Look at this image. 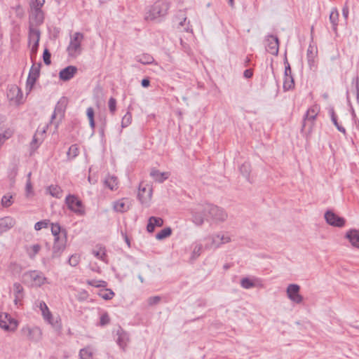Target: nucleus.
I'll return each mask as SVG.
<instances>
[{
    "label": "nucleus",
    "instance_id": "nucleus-1",
    "mask_svg": "<svg viewBox=\"0 0 359 359\" xmlns=\"http://www.w3.org/2000/svg\"><path fill=\"white\" fill-rule=\"evenodd\" d=\"M168 4L163 0L156 1L146 12L144 19L154 21L164 17L168 12Z\"/></svg>",
    "mask_w": 359,
    "mask_h": 359
},
{
    "label": "nucleus",
    "instance_id": "nucleus-2",
    "mask_svg": "<svg viewBox=\"0 0 359 359\" xmlns=\"http://www.w3.org/2000/svg\"><path fill=\"white\" fill-rule=\"evenodd\" d=\"M24 282L32 287H39L47 283V278L37 270H32L23 274Z\"/></svg>",
    "mask_w": 359,
    "mask_h": 359
},
{
    "label": "nucleus",
    "instance_id": "nucleus-3",
    "mask_svg": "<svg viewBox=\"0 0 359 359\" xmlns=\"http://www.w3.org/2000/svg\"><path fill=\"white\" fill-rule=\"evenodd\" d=\"M84 36L81 32H75L70 36V41L67 48L68 55L71 57H76L82 52L81 43Z\"/></svg>",
    "mask_w": 359,
    "mask_h": 359
},
{
    "label": "nucleus",
    "instance_id": "nucleus-4",
    "mask_svg": "<svg viewBox=\"0 0 359 359\" xmlns=\"http://www.w3.org/2000/svg\"><path fill=\"white\" fill-rule=\"evenodd\" d=\"M208 203L199 204L191 210L192 222L197 226H201L204 220L210 219Z\"/></svg>",
    "mask_w": 359,
    "mask_h": 359
},
{
    "label": "nucleus",
    "instance_id": "nucleus-5",
    "mask_svg": "<svg viewBox=\"0 0 359 359\" xmlns=\"http://www.w3.org/2000/svg\"><path fill=\"white\" fill-rule=\"evenodd\" d=\"M67 208L79 216H83L86 213L85 207L82 201L75 195L69 194L65 198Z\"/></svg>",
    "mask_w": 359,
    "mask_h": 359
},
{
    "label": "nucleus",
    "instance_id": "nucleus-6",
    "mask_svg": "<svg viewBox=\"0 0 359 359\" xmlns=\"http://www.w3.org/2000/svg\"><path fill=\"white\" fill-rule=\"evenodd\" d=\"M320 107L318 104H314L311 106L306 111L303 118L302 128L309 127L310 130L313 128L315 121L320 113Z\"/></svg>",
    "mask_w": 359,
    "mask_h": 359
},
{
    "label": "nucleus",
    "instance_id": "nucleus-7",
    "mask_svg": "<svg viewBox=\"0 0 359 359\" xmlns=\"http://www.w3.org/2000/svg\"><path fill=\"white\" fill-rule=\"evenodd\" d=\"M21 336L29 341H37L41 338L42 332L36 326L25 325L20 330Z\"/></svg>",
    "mask_w": 359,
    "mask_h": 359
},
{
    "label": "nucleus",
    "instance_id": "nucleus-8",
    "mask_svg": "<svg viewBox=\"0 0 359 359\" xmlns=\"http://www.w3.org/2000/svg\"><path fill=\"white\" fill-rule=\"evenodd\" d=\"M210 220L215 223L224 222L228 217V214L222 208L208 203Z\"/></svg>",
    "mask_w": 359,
    "mask_h": 359
},
{
    "label": "nucleus",
    "instance_id": "nucleus-9",
    "mask_svg": "<svg viewBox=\"0 0 359 359\" xmlns=\"http://www.w3.org/2000/svg\"><path fill=\"white\" fill-rule=\"evenodd\" d=\"M18 321L7 313H0V327L6 331L13 332L18 327Z\"/></svg>",
    "mask_w": 359,
    "mask_h": 359
},
{
    "label": "nucleus",
    "instance_id": "nucleus-10",
    "mask_svg": "<svg viewBox=\"0 0 359 359\" xmlns=\"http://www.w3.org/2000/svg\"><path fill=\"white\" fill-rule=\"evenodd\" d=\"M300 286L297 284L288 285L286 293L290 301L295 304H301L303 302V297L299 294Z\"/></svg>",
    "mask_w": 359,
    "mask_h": 359
},
{
    "label": "nucleus",
    "instance_id": "nucleus-11",
    "mask_svg": "<svg viewBox=\"0 0 359 359\" xmlns=\"http://www.w3.org/2000/svg\"><path fill=\"white\" fill-rule=\"evenodd\" d=\"M67 243L66 232H64L62 237H57L54 238V243L53 246V255L52 257H58L61 253L65 250Z\"/></svg>",
    "mask_w": 359,
    "mask_h": 359
},
{
    "label": "nucleus",
    "instance_id": "nucleus-12",
    "mask_svg": "<svg viewBox=\"0 0 359 359\" xmlns=\"http://www.w3.org/2000/svg\"><path fill=\"white\" fill-rule=\"evenodd\" d=\"M325 219L328 224L336 227H343L346 223L344 218L337 215L332 210H327L325 213Z\"/></svg>",
    "mask_w": 359,
    "mask_h": 359
},
{
    "label": "nucleus",
    "instance_id": "nucleus-13",
    "mask_svg": "<svg viewBox=\"0 0 359 359\" xmlns=\"http://www.w3.org/2000/svg\"><path fill=\"white\" fill-rule=\"evenodd\" d=\"M279 42L277 36L269 35L266 39V49L271 55H276L278 53Z\"/></svg>",
    "mask_w": 359,
    "mask_h": 359
},
{
    "label": "nucleus",
    "instance_id": "nucleus-14",
    "mask_svg": "<svg viewBox=\"0 0 359 359\" xmlns=\"http://www.w3.org/2000/svg\"><path fill=\"white\" fill-rule=\"evenodd\" d=\"M210 239L211 244L210 245H206V248H217L220 247L222 244L228 243L231 241V238L229 236L224 234L213 235L210 237Z\"/></svg>",
    "mask_w": 359,
    "mask_h": 359
},
{
    "label": "nucleus",
    "instance_id": "nucleus-15",
    "mask_svg": "<svg viewBox=\"0 0 359 359\" xmlns=\"http://www.w3.org/2000/svg\"><path fill=\"white\" fill-rule=\"evenodd\" d=\"M131 201L127 198H123L114 202L113 208L116 212L123 213L131 207Z\"/></svg>",
    "mask_w": 359,
    "mask_h": 359
},
{
    "label": "nucleus",
    "instance_id": "nucleus-16",
    "mask_svg": "<svg viewBox=\"0 0 359 359\" xmlns=\"http://www.w3.org/2000/svg\"><path fill=\"white\" fill-rule=\"evenodd\" d=\"M176 28L180 31H184L187 32H192V28L190 25L189 21L187 22V17L182 13L179 16L176 17Z\"/></svg>",
    "mask_w": 359,
    "mask_h": 359
},
{
    "label": "nucleus",
    "instance_id": "nucleus-17",
    "mask_svg": "<svg viewBox=\"0 0 359 359\" xmlns=\"http://www.w3.org/2000/svg\"><path fill=\"white\" fill-rule=\"evenodd\" d=\"M137 196L142 204L147 205L151 199L152 189L149 187H140Z\"/></svg>",
    "mask_w": 359,
    "mask_h": 359
},
{
    "label": "nucleus",
    "instance_id": "nucleus-18",
    "mask_svg": "<svg viewBox=\"0 0 359 359\" xmlns=\"http://www.w3.org/2000/svg\"><path fill=\"white\" fill-rule=\"evenodd\" d=\"M68 104V100L67 97H62L57 102L55 110L51 116L50 122H53V119L55 118L57 115L63 116L65 109Z\"/></svg>",
    "mask_w": 359,
    "mask_h": 359
},
{
    "label": "nucleus",
    "instance_id": "nucleus-19",
    "mask_svg": "<svg viewBox=\"0 0 359 359\" xmlns=\"http://www.w3.org/2000/svg\"><path fill=\"white\" fill-rule=\"evenodd\" d=\"M6 95L12 104H21L25 98L22 91H7Z\"/></svg>",
    "mask_w": 359,
    "mask_h": 359
},
{
    "label": "nucleus",
    "instance_id": "nucleus-20",
    "mask_svg": "<svg viewBox=\"0 0 359 359\" xmlns=\"http://www.w3.org/2000/svg\"><path fill=\"white\" fill-rule=\"evenodd\" d=\"M13 294H14V303L15 305H20L22 301L25 293L24 289L22 285L19 283H15L13 285Z\"/></svg>",
    "mask_w": 359,
    "mask_h": 359
},
{
    "label": "nucleus",
    "instance_id": "nucleus-21",
    "mask_svg": "<svg viewBox=\"0 0 359 359\" xmlns=\"http://www.w3.org/2000/svg\"><path fill=\"white\" fill-rule=\"evenodd\" d=\"M345 238L353 248L359 249V230L355 229L348 230L346 233Z\"/></svg>",
    "mask_w": 359,
    "mask_h": 359
},
{
    "label": "nucleus",
    "instance_id": "nucleus-22",
    "mask_svg": "<svg viewBox=\"0 0 359 359\" xmlns=\"http://www.w3.org/2000/svg\"><path fill=\"white\" fill-rule=\"evenodd\" d=\"M77 70V67L75 66H68L60 72V79L62 81H68L75 75Z\"/></svg>",
    "mask_w": 359,
    "mask_h": 359
},
{
    "label": "nucleus",
    "instance_id": "nucleus-23",
    "mask_svg": "<svg viewBox=\"0 0 359 359\" xmlns=\"http://www.w3.org/2000/svg\"><path fill=\"white\" fill-rule=\"evenodd\" d=\"M15 220L14 218L7 216L0 218V233H4L14 226Z\"/></svg>",
    "mask_w": 359,
    "mask_h": 359
},
{
    "label": "nucleus",
    "instance_id": "nucleus-24",
    "mask_svg": "<svg viewBox=\"0 0 359 359\" xmlns=\"http://www.w3.org/2000/svg\"><path fill=\"white\" fill-rule=\"evenodd\" d=\"M150 176L158 183H163L170 177L168 172H160L156 168H152L150 172Z\"/></svg>",
    "mask_w": 359,
    "mask_h": 359
},
{
    "label": "nucleus",
    "instance_id": "nucleus-25",
    "mask_svg": "<svg viewBox=\"0 0 359 359\" xmlns=\"http://www.w3.org/2000/svg\"><path fill=\"white\" fill-rule=\"evenodd\" d=\"M40 35L41 33L39 29L31 25L29 26L28 35L29 45H32L35 43H39L40 40Z\"/></svg>",
    "mask_w": 359,
    "mask_h": 359
},
{
    "label": "nucleus",
    "instance_id": "nucleus-26",
    "mask_svg": "<svg viewBox=\"0 0 359 359\" xmlns=\"http://www.w3.org/2000/svg\"><path fill=\"white\" fill-rule=\"evenodd\" d=\"M163 225V220L161 217H150L148 219V224L147 226V230L149 233H152L154 231L155 226H162Z\"/></svg>",
    "mask_w": 359,
    "mask_h": 359
},
{
    "label": "nucleus",
    "instance_id": "nucleus-27",
    "mask_svg": "<svg viewBox=\"0 0 359 359\" xmlns=\"http://www.w3.org/2000/svg\"><path fill=\"white\" fill-rule=\"evenodd\" d=\"M93 255L98 259L107 263L108 260L107 258L106 249L104 247L101 245H97L92 251Z\"/></svg>",
    "mask_w": 359,
    "mask_h": 359
},
{
    "label": "nucleus",
    "instance_id": "nucleus-28",
    "mask_svg": "<svg viewBox=\"0 0 359 359\" xmlns=\"http://www.w3.org/2000/svg\"><path fill=\"white\" fill-rule=\"evenodd\" d=\"M339 12L336 8H333L330 12V21L332 25V29L335 33H337V26L339 21Z\"/></svg>",
    "mask_w": 359,
    "mask_h": 359
},
{
    "label": "nucleus",
    "instance_id": "nucleus-29",
    "mask_svg": "<svg viewBox=\"0 0 359 359\" xmlns=\"http://www.w3.org/2000/svg\"><path fill=\"white\" fill-rule=\"evenodd\" d=\"M41 247L39 244H34L31 246H28L26 248V252L29 256V257L32 259H34L36 255L41 250Z\"/></svg>",
    "mask_w": 359,
    "mask_h": 359
},
{
    "label": "nucleus",
    "instance_id": "nucleus-30",
    "mask_svg": "<svg viewBox=\"0 0 359 359\" xmlns=\"http://www.w3.org/2000/svg\"><path fill=\"white\" fill-rule=\"evenodd\" d=\"M137 61L143 65H149L154 62V57L147 53L137 56Z\"/></svg>",
    "mask_w": 359,
    "mask_h": 359
},
{
    "label": "nucleus",
    "instance_id": "nucleus-31",
    "mask_svg": "<svg viewBox=\"0 0 359 359\" xmlns=\"http://www.w3.org/2000/svg\"><path fill=\"white\" fill-rule=\"evenodd\" d=\"M48 193L53 197L60 198L62 197V189L57 185H50L48 188Z\"/></svg>",
    "mask_w": 359,
    "mask_h": 359
},
{
    "label": "nucleus",
    "instance_id": "nucleus-32",
    "mask_svg": "<svg viewBox=\"0 0 359 359\" xmlns=\"http://www.w3.org/2000/svg\"><path fill=\"white\" fill-rule=\"evenodd\" d=\"M31 18H34L36 24H41L43 21V13L42 10H31Z\"/></svg>",
    "mask_w": 359,
    "mask_h": 359
},
{
    "label": "nucleus",
    "instance_id": "nucleus-33",
    "mask_svg": "<svg viewBox=\"0 0 359 359\" xmlns=\"http://www.w3.org/2000/svg\"><path fill=\"white\" fill-rule=\"evenodd\" d=\"M79 154V147L77 144H72L69 147L67 156L68 159L72 160L76 158Z\"/></svg>",
    "mask_w": 359,
    "mask_h": 359
},
{
    "label": "nucleus",
    "instance_id": "nucleus-34",
    "mask_svg": "<svg viewBox=\"0 0 359 359\" xmlns=\"http://www.w3.org/2000/svg\"><path fill=\"white\" fill-rule=\"evenodd\" d=\"M329 113H330V117H331V120H332V123H334V125L337 127V130L343 133L344 134H345L346 133V130H345V128L343 126L339 125V123L337 122L336 114H335L334 111V109L332 108H331L329 110Z\"/></svg>",
    "mask_w": 359,
    "mask_h": 359
},
{
    "label": "nucleus",
    "instance_id": "nucleus-35",
    "mask_svg": "<svg viewBox=\"0 0 359 359\" xmlns=\"http://www.w3.org/2000/svg\"><path fill=\"white\" fill-rule=\"evenodd\" d=\"M118 339H117V343L122 348H124L125 346L127 344V342L128 341V334L124 332H118Z\"/></svg>",
    "mask_w": 359,
    "mask_h": 359
},
{
    "label": "nucleus",
    "instance_id": "nucleus-36",
    "mask_svg": "<svg viewBox=\"0 0 359 359\" xmlns=\"http://www.w3.org/2000/svg\"><path fill=\"white\" fill-rule=\"evenodd\" d=\"M64 232H66V231H61V227L58 223L51 224V233L53 235L54 238L57 237H62Z\"/></svg>",
    "mask_w": 359,
    "mask_h": 359
},
{
    "label": "nucleus",
    "instance_id": "nucleus-37",
    "mask_svg": "<svg viewBox=\"0 0 359 359\" xmlns=\"http://www.w3.org/2000/svg\"><path fill=\"white\" fill-rule=\"evenodd\" d=\"M105 184L111 190L116 189L118 184L117 177L114 176H109L105 180Z\"/></svg>",
    "mask_w": 359,
    "mask_h": 359
},
{
    "label": "nucleus",
    "instance_id": "nucleus-38",
    "mask_svg": "<svg viewBox=\"0 0 359 359\" xmlns=\"http://www.w3.org/2000/svg\"><path fill=\"white\" fill-rule=\"evenodd\" d=\"M114 292L110 289L102 290L99 292V296L105 300L111 299L114 297Z\"/></svg>",
    "mask_w": 359,
    "mask_h": 359
},
{
    "label": "nucleus",
    "instance_id": "nucleus-39",
    "mask_svg": "<svg viewBox=\"0 0 359 359\" xmlns=\"http://www.w3.org/2000/svg\"><path fill=\"white\" fill-rule=\"evenodd\" d=\"M172 233V230L170 227L164 228L161 230L156 235V238L157 240H163L168 236H170Z\"/></svg>",
    "mask_w": 359,
    "mask_h": 359
},
{
    "label": "nucleus",
    "instance_id": "nucleus-40",
    "mask_svg": "<svg viewBox=\"0 0 359 359\" xmlns=\"http://www.w3.org/2000/svg\"><path fill=\"white\" fill-rule=\"evenodd\" d=\"M86 114L89 120V124L91 129L93 130L95 128V123L94 121V109L93 107H90L86 110Z\"/></svg>",
    "mask_w": 359,
    "mask_h": 359
},
{
    "label": "nucleus",
    "instance_id": "nucleus-41",
    "mask_svg": "<svg viewBox=\"0 0 359 359\" xmlns=\"http://www.w3.org/2000/svg\"><path fill=\"white\" fill-rule=\"evenodd\" d=\"M80 359H92L93 352L89 348H84L80 350L79 352Z\"/></svg>",
    "mask_w": 359,
    "mask_h": 359
},
{
    "label": "nucleus",
    "instance_id": "nucleus-42",
    "mask_svg": "<svg viewBox=\"0 0 359 359\" xmlns=\"http://www.w3.org/2000/svg\"><path fill=\"white\" fill-rule=\"evenodd\" d=\"M8 269L13 273H19L22 271V267L20 264L16 262H11L8 266Z\"/></svg>",
    "mask_w": 359,
    "mask_h": 359
},
{
    "label": "nucleus",
    "instance_id": "nucleus-43",
    "mask_svg": "<svg viewBox=\"0 0 359 359\" xmlns=\"http://www.w3.org/2000/svg\"><path fill=\"white\" fill-rule=\"evenodd\" d=\"M132 123V114L130 112H127L122 118L121 127L126 128Z\"/></svg>",
    "mask_w": 359,
    "mask_h": 359
},
{
    "label": "nucleus",
    "instance_id": "nucleus-44",
    "mask_svg": "<svg viewBox=\"0 0 359 359\" xmlns=\"http://www.w3.org/2000/svg\"><path fill=\"white\" fill-rule=\"evenodd\" d=\"M241 285L245 289H250L255 286V283L248 278H243L241 280Z\"/></svg>",
    "mask_w": 359,
    "mask_h": 359
},
{
    "label": "nucleus",
    "instance_id": "nucleus-45",
    "mask_svg": "<svg viewBox=\"0 0 359 359\" xmlns=\"http://www.w3.org/2000/svg\"><path fill=\"white\" fill-rule=\"evenodd\" d=\"M45 0H34L30 4L31 10H41Z\"/></svg>",
    "mask_w": 359,
    "mask_h": 359
},
{
    "label": "nucleus",
    "instance_id": "nucleus-46",
    "mask_svg": "<svg viewBox=\"0 0 359 359\" xmlns=\"http://www.w3.org/2000/svg\"><path fill=\"white\" fill-rule=\"evenodd\" d=\"M41 64H38L37 65H33L30 69L29 76H33L34 78H38L39 76Z\"/></svg>",
    "mask_w": 359,
    "mask_h": 359
},
{
    "label": "nucleus",
    "instance_id": "nucleus-47",
    "mask_svg": "<svg viewBox=\"0 0 359 359\" xmlns=\"http://www.w3.org/2000/svg\"><path fill=\"white\" fill-rule=\"evenodd\" d=\"M12 199H13L12 196H10V195L4 196L1 198L2 206L6 207V208L10 207L13 203Z\"/></svg>",
    "mask_w": 359,
    "mask_h": 359
},
{
    "label": "nucleus",
    "instance_id": "nucleus-48",
    "mask_svg": "<svg viewBox=\"0 0 359 359\" xmlns=\"http://www.w3.org/2000/svg\"><path fill=\"white\" fill-rule=\"evenodd\" d=\"M87 283L89 285L100 287H106L107 283L104 280H90L87 281Z\"/></svg>",
    "mask_w": 359,
    "mask_h": 359
},
{
    "label": "nucleus",
    "instance_id": "nucleus-49",
    "mask_svg": "<svg viewBox=\"0 0 359 359\" xmlns=\"http://www.w3.org/2000/svg\"><path fill=\"white\" fill-rule=\"evenodd\" d=\"M294 81L292 77H286L283 83L284 90H290L294 88Z\"/></svg>",
    "mask_w": 359,
    "mask_h": 359
},
{
    "label": "nucleus",
    "instance_id": "nucleus-50",
    "mask_svg": "<svg viewBox=\"0 0 359 359\" xmlns=\"http://www.w3.org/2000/svg\"><path fill=\"white\" fill-rule=\"evenodd\" d=\"M42 316L44 320L47 321L49 324L52 325H54L53 315L49 309L44 311V313H42Z\"/></svg>",
    "mask_w": 359,
    "mask_h": 359
},
{
    "label": "nucleus",
    "instance_id": "nucleus-51",
    "mask_svg": "<svg viewBox=\"0 0 359 359\" xmlns=\"http://www.w3.org/2000/svg\"><path fill=\"white\" fill-rule=\"evenodd\" d=\"M49 224V221L44 219L40 222H38L34 225V229L36 231H39L42 229L43 228H47Z\"/></svg>",
    "mask_w": 359,
    "mask_h": 359
},
{
    "label": "nucleus",
    "instance_id": "nucleus-52",
    "mask_svg": "<svg viewBox=\"0 0 359 359\" xmlns=\"http://www.w3.org/2000/svg\"><path fill=\"white\" fill-rule=\"evenodd\" d=\"M108 107L110 112L114 114L116 110V100L114 97H110L108 102Z\"/></svg>",
    "mask_w": 359,
    "mask_h": 359
},
{
    "label": "nucleus",
    "instance_id": "nucleus-53",
    "mask_svg": "<svg viewBox=\"0 0 359 359\" xmlns=\"http://www.w3.org/2000/svg\"><path fill=\"white\" fill-rule=\"evenodd\" d=\"M110 322V318L107 312L102 314L100 316V325L101 326H104L109 324Z\"/></svg>",
    "mask_w": 359,
    "mask_h": 359
},
{
    "label": "nucleus",
    "instance_id": "nucleus-54",
    "mask_svg": "<svg viewBox=\"0 0 359 359\" xmlns=\"http://www.w3.org/2000/svg\"><path fill=\"white\" fill-rule=\"evenodd\" d=\"M202 249H203V246L201 244H196L193 249L192 257L193 258L198 257L201 254Z\"/></svg>",
    "mask_w": 359,
    "mask_h": 359
},
{
    "label": "nucleus",
    "instance_id": "nucleus-55",
    "mask_svg": "<svg viewBox=\"0 0 359 359\" xmlns=\"http://www.w3.org/2000/svg\"><path fill=\"white\" fill-rule=\"evenodd\" d=\"M13 134V131L11 128H8L5 129L3 133H0V136L4 140H7L10 137H11Z\"/></svg>",
    "mask_w": 359,
    "mask_h": 359
},
{
    "label": "nucleus",
    "instance_id": "nucleus-56",
    "mask_svg": "<svg viewBox=\"0 0 359 359\" xmlns=\"http://www.w3.org/2000/svg\"><path fill=\"white\" fill-rule=\"evenodd\" d=\"M41 143V140H39L36 137V134H35L33 137V139H32L31 143H30L31 149L33 150L36 149L39 147Z\"/></svg>",
    "mask_w": 359,
    "mask_h": 359
},
{
    "label": "nucleus",
    "instance_id": "nucleus-57",
    "mask_svg": "<svg viewBox=\"0 0 359 359\" xmlns=\"http://www.w3.org/2000/svg\"><path fill=\"white\" fill-rule=\"evenodd\" d=\"M80 257L77 255H72L69 259V264L72 266H76L79 263Z\"/></svg>",
    "mask_w": 359,
    "mask_h": 359
},
{
    "label": "nucleus",
    "instance_id": "nucleus-58",
    "mask_svg": "<svg viewBox=\"0 0 359 359\" xmlns=\"http://www.w3.org/2000/svg\"><path fill=\"white\" fill-rule=\"evenodd\" d=\"M43 62L46 65H48L50 64V53L48 49H45L43 54Z\"/></svg>",
    "mask_w": 359,
    "mask_h": 359
},
{
    "label": "nucleus",
    "instance_id": "nucleus-59",
    "mask_svg": "<svg viewBox=\"0 0 359 359\" xmlns=\"http://www.w3.org/2000/svg\"><path fill=\"white\" fill-rule=\"evenodd\" d=\"M240 171L245 175V176H248L250 172V165L248 163H243L240 167Z\"/></svg>",
    "mask_w": 359,
    "mask_h": 359
},
{
    "label": "nucleus",
    "instance_id": "nucleus-60",
    "mask_svg": "<svg viewBox=\"0 0 359 359\" xmlns=\"http://www.w3.org/2000/svg\"><path fill=\"white\" fill-rule=\"evenodd\" d=\"M161 300V297L158 296L151 297L148 299V304L150 306L157 304Z\"/></svg>",
    "mask_w": 359,
    "mask_h": 359
},
{
    "label": "nucleus",
    "instance_id": "nucleus-61",
    "mask_svg": "<svg viewBox=\"0 0 359 359\" xmlns=\"http://www.w3.org/2000/svg\"><path fill=\"white\" fill-rule=\"evenodd\" d=\"M36 80V78H34L31 76H28L27 80V88H29L32 89L34 86V84L35 83Z\"/></svg>",
    "mask_w": 359,
    "mask_h": 359
},
{
    "label": "nucleus",
    "instance_id": "nucleus-62",
    "mask_svg": "<svg viewBox=\"0 0 359 359\" xmlns=\"http://www.w3.org/2000/svg\"><path fill=\"white\" fill-rule=\"evenodd\" d=\"M26 193L27 196L32 195L33 194V190H32V182L29 181L26 182Z\"/></svg>",
    "mask_w": 359,
    "mask_h": 359
},
{
    "label": "nucleus",
    "instance_id": "nucleus-63",
    "mask_svg": "<svg viewBox=\"0 0 359 359\" xmlns=\"http://www.w3.org/2000/svg\"><path fill=\"white\" fill-rule=\"evenodd\" d=\"M29 46H30L31 56L32 57L33 55H36L37 53L38 48H39V43H35L34 44L29 45Z\"/></svg>",
    "mask_w": 359,
    "mask_h": 359
},
{
    "label": "nucleus",
    "instance_id": "nucleus-64",
    "mask_svg": "<svg viewBox=\"0 0 359 359\" xmlns=\"http://www.w3.org/2000/svg\"><path fill=\"white\" fill-rule=\"evenodd\" d=\"M307 57H308L309 62L313 61V47L311 46L309 47V48L307 50Z\"/></svg>",
    "mask_w": 359,
    "mask_h": 359
}]
</instances>
